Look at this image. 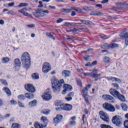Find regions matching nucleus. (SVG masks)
Masks as SVG:
<instances>
[{
    "mask_svg": "<svg viewBox=\"0 0 128 128\" xmlns=\"http://www.w3.org/2000/svg\"><path fill=\"white\" fill-rule=\"evenodd\" d=\"M52 90L54 92H60V88L62 86V84H64V80H58L56 78H53L52 80Z\"/></svg>",
    "mask_w": 128,
    "mask_h": 128,
    "instance_id": "1",
    "label": "nucleus"
},
{
    "mask_svg": "<svg viewBox=\"0 0 128 128\" xmlns=\"http://www.w3.org/2000/svg\"><path fill=\"white\" fill-rule=\"evenodd\" d=\"M21 60L23 62L24 68H28L30 66V56L28 52H24L22 55Z\"/></svg>",
    "mask_w": 128,
    "mask_h": 128,
    "instance_id": "2",
    "label": "nucleus"
},
{
    "mask_svg": "<svg viewBox=\"0 0 128 128\" xmlns=\"http://www.w3.org/2000/svg\"><path fill=\"white\" fill-rule=\"evenodd\" d=\"M48 14L50 12L48 10H43L42 8H38L36 12L33 13L36 18H42L46 16V14Z\"/></svg>",
    "mask_w": 128,
    "mask_h": 128,
    "instance_id": "3",
    "label": "nucleus"
},
{
    "mask_svg": "<svg viewBox=\"0 0 128 128\" xmlns=\"http://www.w3.org/2000/svg\"><path fill=\"white\" fill-rule=\"evenodd\" d=\"M32 8L30 7L27 8H24L21 10H18V12L21 14H23V16H28V18H32V16L30 14H28L26 12H30Z\"/></svg>",
    "mask_w": 128,
    "mask_h": 128,
    "instance_id": "4",
    "label": "nucleus"
},
{
    "mask_svg": "<svg viewBox=\"0 0 128 128\" xmlns=\"http://www.w3.org/2000/svg\"><path fill=\"white\" fill-rule=\"evenodd\" d=\"M52 90L50 89L46 90L42 94V98H43L44 100L48 102V100H52Z\"/></svg>",
    "mask_w": 128,
    "mask_h": 128,
    "instance_id": "5",
    "label": "nucleus"
},
{
    "mask_svg": "<svg viewBox=\"0 0 128 128\" xmlns=\"http://www.w3.org/2000/svg\"><path fill=\"white\" fill-rule=\"evenodd\" d=\"M102 107L106 110L110 112H116V108L112 104L108 102H106L102 104Z\"/></svg>",
    "mask_w": 128,
    "mask_h": 128,
    "instance_id": "6",
    "label": "nucleus"
},
{
    "mask_svg": "<svg viewBox=\"0 0 128 128\" xmlns=\"http://www.w3.org/2000/svg\"><path fill=\"white\" fill-rule=\"evenodd\" d=\"M100 118L105 122H110V117H108V114L106 112L104 111H100L99 112Z\"/></svg>",
    "mask_w": 128,
    "mask_h": 128,
    "instance_id": "7",
    "label": "nucleus"
},
{
    "mask_svg": "<svg viewBox=\"0 0 128 128\" xmlns=\"http://www.w3.org/2000/svg\"><path fill=\"white\" fill-rule=\"evenodd\" d=\"M52 68L50 64L48 62H45L42 65V72L44 74H48Z\"/></svg>",
    "mask_w": 128,
    "mask_h": 128,
    "instance_id": "8",
    "label": "nucleus"
},
{
    "mask_svg": "<svg viewBox=\"0 0 128 128\" xmlns=\"http://www.w3.org/2000/svg\"><path fill=\"white\" fill-rule=\"evenodd\" d=\"M112 122L117 126H120L122 124V118L118 116H116L113 117Z\"/></svg>",
    "mask_w": 128,
    "mask_h": 128,
    "instance_id": "9",
    "label": "nucleus"
},
{
    "mask_svg": "<svg viewBox=\"0 0 128 128\" xmlns=\"http://www.w3.org/2000/svg\"><path fill=\"white\" fill-rule=\"evenodd\" d=\"M25 90L28 92H32L34 94V92H36V88L34 87V86L32 84H27L24 85Z\"/></svg>",
    "mask_w": 128,
    "mask_h": 128,
    "instance_id": "10",
    "label": "nucleus"
},
{
    "mask_svg": "<svg viewBox=\"0 0 128 128\" xmlns=\"http://www.w3.org/2000/svg\"><path fill=\"white\" fill-rule=\"evenodd\" d=\"M98 70H96L94 69L92 70L91 73L90 74V77L95 78V80H100L98 78L102 76L101 74H96Z\"/></svg>",
    "mask_w": 128,
    "mask_h": 128,
    "instance_id": "11",
    "label": "nucleus"
},
{
    "mask_svg": "<svg viewBox=\"0 0 128 128\" xmlns=\"http://www.w3.org/2000/svg\"><path fill=\"white\" fill-rule=\"evenodd\" d=\"M61 110H67L68 112H70L72 110V106L70 104H62L60 105Z\"/></svg>",
    "mask_w": 128,
    "mask_h": 128,
    "instance_id": "12",
    "label": "nucleus"
},
{
    "mask_svg": "<svg viewBox=\"0 0 128 128\" xmlns=\"http://www.w3.org/2000/svg\"><path fill=\"white\" fill-rule=\"evenodd\" d=\"M81 94L82 96H84L86 102L88 104V90L86 89L82 90Z\"/></svg>",
    "mask_w": 128,
    "mask_h": 128,
    "instance_id": "13",
    "label": "nucleus"
},
{
    "mask_svg": "<svg viewBox=\"0 0 128 128\" xmlns=\"http://www.w3.org/2000/svg\"><path fill=\"white\" fill-rule=\"evenodd\" d=\"M62 116L60 114H58L56 118H54V124H60V122H62Z\"/></svg>",
    "mask_w": 128,
    "mask_h": 128,
    "instance_id": "14",
    "label": "nucleus"
},
{
    "mask_svg": "<svg viewBox=\"0 0 128 128\" xmlns=\"http://www.w3.org/2000/svg\"><path fill=\"white\" fill-rule=\"evenodd\" d=\"M64 90H63V94H66V90H72V86L68 84H64Z\"/></svg>",
    "mask_w": 128,
    "mask_h": 128,
    "instance_id": "15",
    "label": "nucleus"
},
{
    "mask_svg": "<svg viewBox=\"0 0 128 128\" xmlns=\"http://www.w3.org/2000/svg\"><path fill=\"white\" fill-rule=\"evenodd\" d=\"M110 92L112 96H114V98H118V94H120V92H118L116 91L115 89H110Z\"/></svg>",
    "mask_w": 128,
    "mask_h": 128,
    "instance_id": "16",
    "label": "nucleus"
},
{
    "mask_svg": "<svg viewBox=\"0 0 128 128\" xmlns=\"http://www.w3.org/2000/svg\"><path fill=\"white\" fill-rule=\"evenodd\" d=\"M102 98L104 100H114V97L108 94L102 95Z\"/></svg>",
    "mask_w": 128,
    "mask_h": 128,
    "instance_id": "17",
    "label": "nucleus"
},
{
    "mask_svg": "<svg viewBox=\"0 0 128 128\" xmlns=\"http://www.w3.org/2000/svg\"><path fill=\"white\" fill-rule=\"evenodd\" d=\"M20 60L19 58H16L14 60V66L16 68H20Z\"/></svg>",
    "mask_w": 128,
    "mask_h": 128,
    "instance_id": "18",
    "label": "nucleus"
},
{
    "mask_svg": "<svg viewBox=\"0 0 128 128\" xmlns=\"http://www.w3.org/2000/svg\"><path fill=\"white\" fill-rule=\"evenodd\" d=\"M76 116H74L70 118V126H76Z\"/></svg>",
    "mask_w": 128,
    "mask_h": 128,
    "instance_id": "19",
    "label": "nucleus"
},
{
    "mask_svg": "<svg viewBox=\"0 0 128 128\" xmlns=\"http://www.w3.org/2000/svg\"><path fill=\"white\" fill-rule=\"evenodd\" d=\"M81 22H82L83 24H86V26H94V23L88 20H81Z\"/></svg>",
    "mask_w": 128,
    "mask_h": 128,
    "instance_id": "20",
    "label": "nucleus"
},
{
    "mask_svg": "<svg viewBox=\"0 0 128 128\" xmlns=\"http://www.w3.org/2000/svg\"><path fill=\"white\" fill-rule=\"evenodd\" d=\"M34 126L35 128H46V125L44 126V124H40V123H38L37 122H34Z\"/></svg>",
    "mask_w": 128,
    "mask_h": 128,
    "instance_id": "21",
    "label": "nucleus"
},
{
    "mask_svg": "<svg viewBox=\"0 0 128 128\" xmlns=\"http://www.w3.org/2000/svg\"><path fill=\"white\" fill-rule=\"evenodd\" d=\"M62 76L64 78H68V76H70V72L68 70H64L62 72Z\"/></svg>",
    "mask_w": 128,
    "mask_h": 128,
    "instance_id": "22",
    "label": "nucleus"
},
{
    "mask_svg": "<svg viewBox=\"0 0 128 128\" xmlns=\"http://www.w3.org/2000/svg\"><path fill=\"white\" fill-rule=\"evenodd\" d=\"M29 108H34V106H36V100H34L30 102L28 104Z\"/></svg>",
    "mask_w": 128,
    "mask_h": 128,
    "instance_id": "23",
    "label": "nucleus"
},
{
    "mask_svg": "<svg viewBox=\"0 0 128 128\" xmlns=\"http://www.w3.org/2000/svg\"><path fill=\"white\" fill-rule=\"evenodd\" d=\"M41 120L44 124H43L44 126H45L46 127V126H48V118L46 116H42L41 118Z\"/></svg>",
    "mask_w": 128,
    "mask_h": 128,
    "instance_id": "24",
    "label": "nucleus"
},
{
    "mask_svg": "<svg viewBox=\"0 0 128 128\" xmlns=\"http://www.w3.org/2000/svg\"><path fill=\"white\" fill-rule=\"evenodd\" d=\"M63 104H62V102L60 100H56L55 102V106H60V108H56V110H61L60 109V106L62 105Z\"/></svg>",
    "mask_w": 128,
    "mask_h": 128,
    "instance_id": "25",
    "label": "nucleus"
},
{
    "mask_svg": "<svg viewBox=\"0 0 128 128\" xmlns=\"http://www.w3.org/2000/svg\"><path fill=\"white\" fill-rule=\"evenodd\" d=\"M3 90H4V92H6V94L8 96H12V92H10V89H8V88H3Z\"/></svg>",
    "mask_w": 128,
    "mask_h": 128,
    "instance_id": "26",
    "label": "nucleus"
},
{
    "mask_svg": "<svg viewBox=\"0 0 128 128\" xmlns=\"http://www.w3.org/2000/svg\"><path fill=\"white\" fill-rule=\"evenodd\" d=\"M117 98H118V100H120V102H126V98H124V96L120 94V93L118 96H117Z\"/></svg>",
    "mask_w": 128,
    "mask_h": 128,
    "instance_id": "27",
    "label": "nucleus"
},
{
    "mask_svg": "<svg viewBox=\"0 0 128 128\" xmlns=\"http://www.w3.org/2000/svg\"><path fill=\"white\" fill-rule=\"evenodd\" d=\"M120 38L122 40V38H128V32L123 34V33H121L120 34Z\"/></svg>",
    "mask_w": 128,
    "mask_h": 128,
    "instance_id": "28",
    "label": "nucleus"
},
{
    "mask_svg": "<svg viewBox=\"0 0 128 128\" xmlns=\"http://www.w3.org/2000/svg\"><path fill=\"white\" fill-rule=\"evenodd\" d=\"M90 16H102V13L98 11H92L90 13Z\"/></svg>",
    "mask_w": 128,
    "mask_h": 128,
    "instance_id": "29",
    "label": "nucleus"
},
{
    "mask_svg": "<svg viewBox=\"0 0 128 128\" xmlns=\"http://www.w3.org/2000/svg\"><path fill=\"white\" fill-rule=\"evenodd\" d=\"M10 58L5 57L2 59V64H8V62H10Z\"/></svg>",
    "mask_w": 128,
    "mask_h": 128,
    "instance_id": "30",
    "label": "nucleus"
},
{
    "mask_svg": "<svg viewBox=\"0 0 128 128\" xmlns=\"http://www.w3.org/2000/svg\"><path fill=\"white\" fill-rule=\"evenodd\" d=\"M25 96L29 100H32V98H34V94L30 93H26L25 94Z\"/></svg>",
    "mask_w": 128,
    "mask_h": 128,
    "instance_id": "31",
    "label": "nucleus"
},
{
    "mask_svg": "<svg viewBox=\"0 0 128 128\" xmlns=\"http://www.w3.org/2000/svg\"><path fill=\"white\" fill-rule=\"evenodd\" d=\"M20 124L18 123H13L12 125L11 128H20Z\"/></svg>",
    "mask_w": 128,
    "mask_h": 128,
    "instance_id": "32",
    "label": "nucleus"
},
{
    "mask_svg": "<svg viewBox=\"0 0 128 128\" xmlns=\"http://www.w3.org/2000/svg\"><path fill=\"white\" fill-rule=\"evenodd\" d=\"M32 76L33 80H38L40 78V76H38V73H34L32 74Z\"/></svg>",
    "mask_w": 128,
    "mask_h": 128,
    "instance_id": "33",
    "label": "nucleus"
},
{
    "mask_svg": "<svg viewBox=\"0 0 128 128\" xmlns=\"http://www.w3.org/2000/svg\"><path fill=\"white\" fill-rule=\"evenodd\" d=\"M103 60L105 64H109V62H110V58L105 56L103 58Z\"/></svg>",
    "mask_w": 128,
    "mask_h": 128,
    "instance_id": "34",
    "label": "nucleus"
},
{
    "mask_svg": "<svg viewBox=\"0 0 128 128\" xmlns=\"http://www.w3.org/2000/svg\"><path fill=\"white\" fill-rule=\"evenodd\" d=\"M121 106L123 110H124V112H126V110H128V106L126 104L124 103L122 104Z\"/></svg>",
    "mask_w": 128,
    "mask_h": 128,
    "instance_id": "35",
    "label": "nucleus"
},
{
    "mask_svg": "<svg viewBox=\"0 0 128 128\" xmlns=\"http://www.w3.org/2000/svg\"><path fill=\"white\" fill-rule=\"evenodd\" d=\"M28 6V4L26 3V2H22L18 5V8H22V7H26Z\"/></svg>",
    "mask_w": 128,
    "mask_h": 128,
    "instance_id": "36",
    "label": "nucleus"
},
{
    "mask_svg": "<svg viewBox=\"0 0 128 128\" xmlns=\"http://www.w3.org/2000/svg\"><path fill=\"white\" fill-rule=\"evenodd\" d=\"M108 80H112V82H120V79L114 77H109Z\"/></svg>",
    "mask_w": 128,
    "mask_h": 128,
    "instance_id": "37",
    "label": "nucleus"
},
{
    "mask_svg": "<svg viewBox=\"0 0 128 128\" xmlns=\"http://www.w3.org/2000/svg\"><path fill=\"white\" fill-rule=\"evenodd\" d=\"M64 26H74V24L72 22H66L64 24Z\"/></svg>",
    "mask_w": 128,
    "mask_h": 128,
    "instance_id": "38",
    "label": "nucleus"
},
{
    "mask_svg": "<svg viewBox=\"0 0 128 128\" xmlns=\"http://www.w3.org/2000/svg\"><path fill=\"white\" fill-rule=\"evenodd\" d=\"M50 112V111L46 109L44 110L42 112V114H49Z\"/></svg>",
    "mask_w": 128,
    "mask_h": 128,
    "instance_id": "39",
    "label": "nucleus"
},
{
    "mask_svg": "<svg viewBox=\"0 0 128 128\" xmlns=\"http://www.w3.org/2000/svg\"><path fill=\"white\" fill-rule=\"evenodd\" d=\"M46 36H48V38H52L54 40H56V38H54V36H52V34L51 33L47 32V33H46Z\"/></svg>",
    "mask_w": 128,
    "mask_h": 128,
    "instance_id": "40",
    "label": "nucleus"
},
{
    "mask_svg": "<svg viewBox=\"0 0 128 128\" xmlns=\"http://www.w3.org/2000/svg\"><path fill=\"white\" fill-rule=\"evenodd\" d=\"M0 82L4 86H8V82H6V80H0Z\"/></svg>",
    "mask_w": 128,
    "mask_h": 128,
    "instance_id": "41",
    "label": "nucleus"
},
{
    "mask_svg": "<svg viewBox=\"0 0 128 128\" xmlns=\"http://www.w3.org/2000/svg\"><path fill=\"white\" fill-rule=\"evenodd\" d=\"M18 100H24V94H20L18 96Z\"/></svg>",
    "mask_w": 128,
    "mask_h": 128,
    "instance_id": "42",
    "label": "nucleus"
},
{
    "mask_svg": "<svg viewBox=\"0 0 128 128\" xmlns=\"http://www.w3.org/2000/svg\"><path fill=\"white\" fill-rule=\"evenodd\" d=\"M62 12H66V13L70 12H72V9H70V8L62 9Z\"/></svg>",
    "mask_w": 128,
    "mask_h": 128,
    "instance_id": "43",
    "label": "nucleus"
},
{
    "mask_svg": "<svg viewBox=\"0 0 128 128\" xmlns=\"http://www.w3.org/2000/svg\"><path fill=\"white\" fill-rule=\"evenodd\" d=\"M110 48H118V44H110Z\"/></svg>",
    "mask_w": 128,
    "mask_h": 128,
    "instance_id": "44",
    "label": "nucleus"
},
{
    "mask_svg": "<svg viewBox=\"0 0 128 128\" xmlns=\"http://www.w3.org/2000/svg\"><path fill=\"white\" fill-rule=\"evenodd\" d=\"M110 48V44H108V43H105L103 46V48Z\"/></svg>",
    "mask_w": 128,
    "mask_h": 128,
    "instance_id": "45",
    "label": "nucleus"
},
{
    "mask_svg": "<svg viewBox=\"0 0 128 128\" xmlns=\"http://www.w3.org/2000/svg\"><path fill=\"white\" fill-rule=\"evenodd\" d=\"M84 60L86 61L90 60V56H84Z\"/></svg>",
    "mask_w": 128,
    "mask_h": 128,
    "instance_id": "46",
    "label": "nucleus"
},
{
    "mask_svg": "<svg viewBox=\"0 0 128 128\" xmlns=\"http://www.w3.org/2000/svg\"><path fill=\"white\" fill-rule=\"evenodd\" d=\"M102 52L103 54H105L106 55V54H110L112 53L108 52V51H106V50H102Z\"/></svg>",
    "mask_w": 128,
    "mask_h": 128,
    "instance_id": "47",
    "label": "nucleus"
},
{
    "mask_svg": "<svg viewBox=\"0 0 128 128\" xmlns=\"http://www.w3.org/2000/svg\"><path fill=\"white\" fill-rule=\"evenodd\" d=\"M14 6V2H11L7 4V6H8L9 8H12Z\"/></svg>",
    "mask_w": 128,
    "mask_h": 128,
    "instance_id": "48",
    "label": "nucleus"
},
{
    "mask_svg": "<svg viewBox=\"0 0 128 128\" xmlns=\"http://www.w3.org/2000/svg\"><path fill=\"white\" fill-rule=\"evenodd\" d=\"M124 126L125 128H128V120H126L124 122Z\"/></svg>",
    "mask_w": 128,
    "mask_h": 128,
    "instance_id": "49",
    "label": "nucleus"
},
{
    "mask_svg": "<svg viewBox=\"0 0 128 128\" xmlns=\"http://www.w3.org/2000/svg\"><path fill=\"white\" fill-rule=\"evenodd\" d=\"M68 32H76V29H72L68 30Z\"/></svg>",
    "mask_w": 128,
    "mask_h": 128,
    "instance_id": "50",
    "label": "nucleus"
},
{
    "mask_svg": "<svg viewBox=\"0 0 128 128\" xmlns=\"http://www.w3.org/2000/svg\"><path fill=\"white\" fill-rule=\"evenodd\" d=\"M92 88V85H87L86 86V88H84L82 90H87V92H88V88Z\"/></svg>",
    "mask_w": 128,
    "mask_h": 128,
    "instance_id": "51",
    "label": "nucleus"
},
{
    "mask_svg": "<svg viewBox=\"0 0 128 128\" xmlns=\"http://www.w3.org/2000/svg\"><path fill=\"white\" fill-rule=\"evenodd\" d=\"M18 104L20 106V108H24V104H22V102H18Z\"/></svg>",
    "mask_w": 128,
    "mask_h": 128,
    "instance_id": "52",
    "label": "nucleus"
},
{
    "mask_svg": "<svg viewBox=\"0 0 128 128\" xmlns=\"http://www.w3.org/2000/svg\"><path fill=\"white\" fill-rule=\"evenodd\" d=\"M83 8L85 10H92V9L90 8H88L86 6H84Z\"/></svg>",
    "mask_w": 128,
    "mask_h": 128,
    "instance_id": "53",
    "label": "nucleus"
},
{
    "mask_svg": "<svg viewBox=\"0 0 128 128\" xmlns=\"http://www.w3.org/2000/svg\"><path fill=\"white\" fill-rule=\"evenodd\" d=\"M112 86H114V88H116V90H118V88H120L118 87V84H113Z\"/></svg>",
    "mask_w": 128,
    "mask_h": 128,
    "instance_id": "54",
    "label": "nucleus"
},
{
    "mask_svg": "<svg viewBox=\"0 0 128 128\" xmlns=\"http://www.w3.org/2000/svg\"><path fill=\"white\" fill-rule=\"evenodd\" d=\"M74 94L72 92L68 94V96H70V98H72L74 96Z\"/></svg>",
    "mask_w": 128,
    "mask_h": 128,
    "instance_id": "55",
    "label": "nucleus"
},
{
    "mask_svg": "<svg viewBox=\"0 0 128 128\" xmlns=\"http://www.w3.org/2000/svg\"><path fill=\"white\" fill-rule=\"evenodd\" d=\"M68 97H66L65 98V100H68V102H70V100H72V98L68 96Z\"/></svg>",
    "mask_w": 128,
    "mask_h": 128,
    "instance_id": "56",
    "label": "nucleus"
},
{
    "mask_svg": "<svg viewBox=\"0 0 128 128\" xmlns=\"http://www.w3.org/2000/svg\"><path fill=\"white\" fill-rule=\"evenodd\" d=\"M48 8H50V10H56V6H49Z\"/></svg>",
    "mask_w": 128,
    "mask_h": 128,
    "instance_id": "57",
    "label": "nucleus"
},
{
    "mask_svg": "<svg viewBox=\"0 0 128 128\" xmlns=\"http://www.w3.org/2000/svg\"><path fill=\"white\" fill-rule=\"evenodd\" d=\"M10 102L12 104H18V102H16V101L12 100H11Z\"/></svg>",
    "mask_w": 128,
    "mask_h": 128,
    "instance_id": "58",
    "label": "nucleus"
},
{
    "mask_svg": "<svg viewBox=\"0 0 128 128\" xmlns=\"http://www.w3.org/2000/svg\"><path fill=\"white\" fill-rule=\"evenodd\" d=\"M78 72L80 74H84V70L82 68L78 69Z\"/></svg>",
    "mask_w": 128,
    "mask_h": 128,
    "instance_id": "59",
    "label": "nucleus"
},
{
    "mask_svg": "<svg viewBox=\"0 0 128 128\" xmlns=\"http://www.w3.org/2000/svg\"><path fill=\"white\" fill-rule=\"evenodd\" d=\"M64 22V20L62 18H60L59 20H57L58 24H60V22Z\"/></svg>",
    "mask_w": 128,
    "mask_h": 128,
    "instance_id": "60",
    "label": "nucleus"
},
{
    "mask_svg": "<svg viewBox=\"0 0 128 128\" xmlns=\"http://www.w3.org/2000/svg\"><path fill=\"white\" fill-rule=\"evenodd\" d=\"M84 114H88L89 112H88V109L86 108L84 110Z\"/></svg>",
    "mask_w": 128,
    "mask_h": 128,
    "instance_id": "61",
    "label": "nucleus"
},
{
    "mask_svg": "<svg viewBox=\"0 0 128 128\" xmlns=\"http://www.w3.org/2000/svg\"><path fill=\"white\" fill-rule=\"evenodd\" d=\"M75 10L76 12H82V9L78 8V9H76Z\"/></svg>",
    "mask_w": 128,
    "mask_h": 128,
    "instance_id": "62",
    "label": "nucleus"
},
{
    "mask_svg": "<svg viewBox=\"0 0 128 128\" xmlns=\"http://www.w3.org/2000/svg\"><path fill=\"white\" fill-rule=\"evenodd\" d=\"M28 28H34L35 25L34 24H31L28 25Z\"/></svg>",
    "mask_w": 128,
    "mask_h": 128,
    "instance_id": "63",
    "label": "nucleus"
},
{
    "mask_svg": "<svg viewBox=\"0 0 128 128\" xmlns=\"http://www.w3.org/2000/svg\"><path fill=\"white\" fill-rule=\"evenodd\" d=\"M8 14H16V12H8Z\"/></svg>",
    "mask_w": 128,
    "mask_h": 128,
    "instance_id": "64",
    "label": "nucleus"
}]
</instances>
